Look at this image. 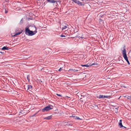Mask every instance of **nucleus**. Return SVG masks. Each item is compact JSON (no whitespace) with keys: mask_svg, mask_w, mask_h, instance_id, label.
<instances>
[{"mask_svg":"<svg viewBox=\"0 0 131 131\" xmlns=\"http://www.w3.org/2000/svg\"><path fill=\"white\" fill-rule=\"evenodd\" d=\"M118 126H119V127L121 128L123 127L124 128H126V127H125L124 126H123L122 124V123H119Z\"/></svg>","mask_w":131,"mask_h":131,"instance_id":"14","label":"nucleus"},{"mask_svg":"<svg viewBox=\"0 0 131 131\" xmlns=\"http://www.w3.org/2000/svg\"><path fill=\"white\" fill-rule=\"evenodd\" d=\"M95 65V63H92L91 65H90V66H91L94 65Z\"/></svg>","mask_w":131,"mask_h":131,"instance_id":"31","label":"nucleus"},{"mask_svg":"<svg viewBox=\"0 0 131 131\" xmlns=\"http://www.w3.org/2000/svg\"><path fill=\"white\" fill-rule=\"evenodd\" d=\"M121 96H120L119 97H117V96H116V97H115V99H119L120 97H121Z\"/></svg>","mask_w":131,"mask_h":131,"instance_id":"25","label":"nucleus"},{"mask_svg":"<svg viewBox=\"0 0 131 131\" xmlns=\"http://www.w3.org/2000/svg\"><path fill=\"white\" fill-rule=\"evenodd\" d=\"M70 71H72L73 72L78 71V70H75V69H70L69 70Z\"/></svg>","mask_w":131,"mask_h":131,"instance_id":"17","label":"nucleus"},{"mask_svg":"<svg viewBox=\"0 0 131 131\" xmlns=\"http://www.w3.org/2000/svg\"><path fill=\"white\" fill-rule=\"evenodd\" d=\"M117 89H115V90H116Z\"/></svg>","mask_w":131,"mask_h":131,"instance_id":"37","label":"nucleus"},{"mask_svg":"<svg viewBox=\"0 0 131 131\" xmlns=\"http://www.w3.org/2000/svg\"><path fill=\"white\" fill-rule=\"evenodd\" d=\"M115 62H116V61H115Z\"/></svg>","mask_w":131,"mask_h":131,"instance_id":"38","label":"nucleus"},{"mask_svg":"<svg viewBox=\"0 0 131 131\" xmlns=\"http://www.w3.org/2000/svg\"><path fill=\"white\" fill-rule=\"evenodd\" d=\"M62 70V68H60V69L59 70V71H61V70Z\"/></svg>","mask_w":131,"mask_h":131,"instance_id":"29","label":"nucleus"},{"mask_svg":"<svg viewBox=\"0 0 131 131\" xmlns=\"http://www.w3.org/2000/svg\"><path fill=\"white\" fill-rule=\"evenodd\" d=\"M0 53H3L2 52L0 51Z\"/></svg>","mask_w":131,"mask_h":131,"instance_id":"33","label":"nucleus"},{"mask_svg":"<svg viewBox=\"0 0 131 131\" xmlns=\"http://www.w3.org/2000/svg\"><path fill=\"white\" fill-rule=\"evenodd\" d=\"M121 87H123L124 88H126L127 89H128L129 88V87L128 86H126L124 84L121 85Z\"/></svg>","mask_w":131,"mask_h":131,"instance_id":"13","label":"nucleus"},{"mask_svg":"<svg viewBox=\"0 0 131 131\" xmlns=\"http://www.w3.org/2000/svg\"><path fill=\"white\" fill-rule=\"evenodd\" d=\"M53 5L54 6L56 7L57 5H58L57 3V1H54V2H53Z\"/></svg>","mask_w":131,"mask_h":131,"instance_id":"12","label":"nucleus"},{"mask_svg":"<svg viewBox=\"0 0 131 131\" xmlns=\"http://www.w3.org/2000/svg\"><path fill=\"white\" fill-rule=\"evenodd\" d=\"M61 36V37H65L66 36L64 35H62Z\"/></svg>","mask_w":131,"mask_h":131,"instance_id":"28","label":"nucleus"},{"mask_svg":"<svg viewBox=\"0 0 131 131\" xmlns=\"http://www.w3.org/2000/svg\"><path fill=\"white\" fill-rule=\"evenodd\" d=\"M115 5H117V6H119V5H118V4H115Z\"/></svg>","mask_w":131,"mask_h":131,"instance_id":"32","label":"nucleus"},{"mask_svg":"<svg viewBox=\"0 0 131 131\" xmlns=\"http://www.w3.org/2000/svg\"><path fill=\"white\" fill-rule=\"evenodd\" d=\"M5 13H8V10H6V9H5Z\"/></svg>","mask_w":131,"mask_h":131,"instance_id":"26","label":"nucleus"},{"mask_svg":"<svg viewBox=\"0 0 131 131\" xmlns=\"http://www.w3.org/2000/svg\"><path fill=\"white\" fill-rule=\"evenodd\" d=\"M119 118H120L119 117H118L116 118V123L117 122L118 123H119V120H118Z\"/></svg>","mask_w":131,"mask_h":131,"instance_id":"23","label":"nucleus"},{"mask_svg":"<svg viewBox=\"0 0 131 131\" xmlns=\"http://www.w3.org/2000/svg\"><path fill=\"white\" fill-rule=\"evenodd\" d=\"M25 32L26 33H28L29 35L30 36H32L35 35L36 32V31H30L28 27L26 28L25 30Z\"/></svg>","mask_w":131,"mask_h":131,"instance_id":"1","label":"nucleus"},{"mask_svg":"<svg viewBox=\"0 0 131 131\" xmlns=\"http://www.w3.org/2000/svg\"><path fill=\"white\" fill-rule=\"evenodd\" d=\"M117 92H117V91H116V93H117Z\"/></svg>","mask_w":131,"mask_h":131,"instance_id":"35","label":"nucleus"},{"mask_svg":"<svg viewBox=\"0 0 131 131\" xmlns=\"http://www.w3.org/2000/svg\"><path fill=\"white\" fill-rule=\"evenodd\" d=\"M115 116H117V115H116V114H115Z\"/></svg>","mask_w":131,"mask_h":131,"instance_id":"34","label":"nucleus"},{"mask_svg":"<svg viewBox=\"0 0 131 131\" xmlns=\"http://www.w3.org/2000/svg\"><path fill=\"white\" fill-rule=\"evenodd\" d=\"M22 32V31L20 32H18L17 33H16L15 34L14 36H13L14 37V36H17L20 34H21Z\"/></svg>","mask_w":131,"mask_h":131,"instance_id":"11","label":"nucleus"},{"mask_svg":"<svg viewBox=\"0 0 131 131\" xmlns=\"http://www.w3.org/2000/svg\"><path fill=\"white\" fill-rule=\"evenodd\" d=\"M75 3L78 4L79 5L82 6L83 5L82 3L80 2L78 0H72Z\"/></svg>","mask_w":131,"mask_h":131,"instance_id":"6","label":"nucleus"},{"mask_svg":"<svg viewBox=\"0 0 131 131\" xmlns=\"http://www.w3.org/2000/svg\"><path fill=\"white\" fill-rule=\"evenodd\" d=\"M108 96H103V95H100L99 98V99H104L105 98H108Z\"/></svg>","mask_w":131,"mask_h":131,"instance_id":"7","label":"nucleus"},{"mask_svg":"<svg viewBox=\"0 0 131 131\" xmlns=\"http://www.w3.org/2000/svg\"><path fill=\"white\" fill-rule=\"evenodd\" d=\"M56 94L58 95V96H61V95H60V94Z\"/></svg>","mask_w":131,"mask_h":131,"instance_id":"27","label":"nucleus"},{"mask_svg":"<svg viewBox=\"0 0 131 131\" xmlns=\"http://www.w3.org/2000/svg\"><path fill=\"white\" fill-rule=\"evenodd\" d=\"M127 98L128 99L131 101V96H127Z\"/></svg>","mask_w":131,"mask_h":131,"instance_id":"22","label":"nucleus"},{"mask_svg":"<svg viewBox=\"0 0 131 131\" xmlns=\"http://www.w3.org/2000/svg\"><path fill=\"white\" fill-rule=\"evenodd\" d=\"M81 66L83 67H89L90 66V65L87 64L85 65H81Z\"/></svg>","mask_w":131,"mask_h":131,"instance_id":"18","label":"nucleus"},{"mask_svg":"<svg viewBox=\"0 0 131 131\" xmlns=\"http://www.w3.org/2000/svg\"><path fill=\"white\" fill-rule=\"evenodd\" d=\"M121 82H120L118 80H116L115 81V83H116V84L115 85H116V88H119L121 86V84H120Z\"/></svg>","mask_w":131,"mask_h":131,"instance_id":"4","label":"nucleus"},{"mask_svg":"<svg viewBox=\"0 0 131 131\" xmlns=\"http://www.w3.org/2000/svg\"><path fill=\"white\" fill-rule=\"evenodd\" d=\"M123 57L125 59L126 61L127 62L128 64L129 65L130 64V63H129V61L128 60L127 56H125L124 57Z\"/></svg>","mask_w":131,"mask_h":131,"instance_id":"8","label":"nucleus"},{"mask_svg":"<svg viewBox=\"0 0 131 131\" xmlns=\"http://www.w3.org/2000/svg\"><path fill=\"white\" fill-rule=\"evenodd\" d=\"M54 1V0H48V2L51 3H53Z\"/></svg>","mask_w":131,"mask_h":131,"instance_id":"21","label":"nucleus"},{"mask_svg":"<svg viewBox=\"0 0 131 131\" xmlns=\"http://www.w3.org/2000/svg\"><path fill=\"white\" fill-rule=\"evenodd\" d=\"M123 50H122V54L123 57L127 56L126 54V51L125 49V46H124L123 48Z\"/></svg>","mask_w":131,"mask_h":131,"instance_id":"5","label":"nucleus"},{"mask_svg":"<svg viewBox=\"0 0 131 131\" xmlns=\"http://www.w3.org/2000/svg\"><path fill=\"white\" fill-rule=\"evenodd\" d=\"M70 118L71 119L73 120H82V119L81 118H80L74 115V114L72 115V116H70Z\"/></svg>","mask_w":131,"mask_h":131,"instance_id":"2","label":"nucleus"},{"mask_svg":"<svg viewBox=\"0 0 131 131\" xmlns=\"http://www.w3.org/2000/svg\"><path fill=\"white\" fill-rule=\"evenodd\" d=\"M9 49V47H8L4 46L2 48V50H8Z\"/></svg>","mask_w":131,"mask_h":131,"instance_id":"10","label":"nucleus"},{"mask_svg":"<svg viewBox=\"0 0 131 131\" xmlns=\"http://www.w3.org/2000/svg\"><path fill=\"white\" fill-rule=\"evenodd\" d=\"M51 105H49L46 107L42 110V112H47L50 110L52 109V108L51 107Z\"/></svg>","mask_w":131,"mask_h":131,"instance_id":"3","label":"nucleus"},{"mask_svg":"<svg viewBox=\"0 0 131 131\" xmlns=\"http://www.w3.org/2000/svg\"><path fill=\"white\" fill-rule=\"evenodd\" d=\"M28 90H29L30 91H31L32 90V87L30 85H28L27 86Z\"/></svg>","mask_w":131,"mask_h":131,"instance_id":"9","label":"nucleus"},{"mask_svg":"<svg viewBox=\"0 0 131 131\" xmlns=\"http://www.w3.org/2000/svg\"><path fill=\"white\" fill-rule=\"evenodd\" d=\"M119 122L118 123H122V120L120 119V118H119L118 119Z\"/></svg>","mask_w":131,"mask_h":131,"instance_id":"24","label":"nucleus"},{"mask_svg":"<svg viewBox=\"0 0 131 131\" xmlns=\"http://www.w3.org/2000/svg\"><path fill=\"white\" fill-rule=\"evenodd\" d=\"M79 39H80V38H81L82 39L83 38V37H79Z\"/></svg>","mask_w":131,"mask_h":131,"instance_id":"30","label":"nucleus"},{"mask_svg":"<svg viewBox=\"0 0 131 131\" xmlns=\"http://www.w3.org/2000/svg\"><path fill=\"white\" fill-rule=\"evenodd\" d=\"M68 25H66L65 26H64L62 28V30H64L65 29L67 28H68Z\"/></svg>","mask_w":131,"mask_h":131,"instance_id":"15","label":"nucleus"},{"mask_svg":"<svg viewBox=\"0 0 131 131\" xmlns=\"http://www.w3.org/2000/svg\"><path fill=\"white\" fill-rule=\"evenodd\" d=\"M52 117V115H51L50 116L47 117L46 118L47 119H50Z\"/></svg>","mask_w":131,"mask_h":131,"instance_id":"19","label":"nucleus"},{"mask_svg":"<svg viewBox=\"0 0 131 131\" xmlns=\"http://www.w3.org/2000/svg\"><path fill=\"white\" fill-rule=\"evenodd\" d=\"M118 107H116V108H115V113H118Z\"/></svg>","mask_w":131,"mask_h":131,"instance_id":"16","label":"nucleus"},{"mask_svg":"<svg viewBox=\"0 0 131 131\" xmlns=\"http://www.w3.org/2000/svg\"><path fill=\"white\" fill-rule=\"evenodd\" d=\"M117 77H115V78H117Z\"/></svg>","mask_w":131,"mask_h":131,"instance_id":"36","label":"nucleus"},{"mask_svg":"<svg viewBox=\"0 0 131 131\" xmlns=\"http://www.w3.org/2000/svg\"><path fill=\"white\" fill-rule=\"evenodd\" d=\"M27 78L28 81H30V76L29 75H27Z\"/></svg>","mask_w":131,"mask_h":131,"instance_id":"20","label":"nucleus"}]
</instances>
